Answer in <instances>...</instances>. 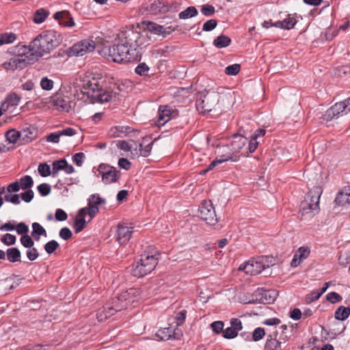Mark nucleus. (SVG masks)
<instances>
[{
    "instance_id": "obj_1",
    "label": "nucleus",
    "mask_w": 350,
    "mask_h": 350,
    "mask_svg": "<svg viewBox=\"0 0 350 350\" xmlns=\"http://www.w3.org/2000/svg\"><path fill=\"white\" fill-rule=\"evenodd\" d=\"M141 25L145 34L137 31L133 27L126 28L118 34V43L103 46L98 50L99 54L107 60L119 64L139 62L142 58L139 49L150 44V38L146 30L156 35H162L163 38L170 33V31H167L165 26L152 21H144L137 27L140 29Z\"/></svg>"
},
{
    "instance_id": "obj_2",
    "label": "nucleus",
    "mask_w": 350,
    "mask_h": 350,
    "mask_svg": "<svg viewBox=\"0 0 350 350\" xmlns=\"http://www.w3.org/2000/svg\"><path fill=\"white\" fill-rule=\"evenodd\" d=\"M59 34L53 30L44 31L34 38L27 46L28 57L33 63L42 57L44 54L49 53L60 43Z\"/></svg>"
},
{
    "instance_id": "obj_3",
    "label": "nucleus",
    "mask_w": 350,
    "mask_h": 350,
    "mask_svg": "<svg viewBox=\"0 0 350 350\" xmlns=\"http://www.w3.org/2000/svg\"><path fill=\"white\" fill-rule=\"evenodd\" d=\"M81 92L91 99L90 102L104 103L112 100V95L108 90H103L98 82L93 79L83 84Z\"/></svg>"
},
{
    "instance_id": "obj_4",
    "label": "nucleus",
    "mask_w": 350,
    "mask_h": 350,
    "mask_svg": "<svg viewBox=\"0 0 350 350\" xmlns=\"http://www.w3.org/2000/svg\"><path fill=\"white\" fill-rule=\"evenodd\" d=\"M17 54L3 64V67L5 70H22L28 65L33 64V62L27 53V46L18 45L15 47V53Z\"/></svg>"
},
{
    "instance_id": "obj_5",
    "label": "nucleus",
    "mask_w": 350,
    "mask_h": 350,
    "mask_svg": "<svg viewBox=\"0 0 350 350\" xmlns=\"http://www.w3.org/2000/svg\"><path fill=\"white\" fill-rule=\"evenodd\" d=\"M129 306L126 301L122 298L121 293L116 295L108 303L105 304L102 310L98 311L97 319L99 321H103L116 312L126 309Z\"/></svg>"
},
{
    "instance_id": "obj_6",
    "label": "nucleus",
    "mask_w": 350,
    "mask_h": 350,
    "mask_svg": "<svg viewBox=\"0 0 350 350\" xmlns=\"http://www.w3.org/2000/svg\"><path fill=\"white\" fill-rule=\"evenodd\" d=\"M322 193L320 187H315L310 190L305 197V200L301 202V211L302 215L311 214L314 215L319 211V200Z\"/></svg>"
},
{
    "instance_id": "obj_7",
    "label": "nucleus",
    "mask_w": 350,
    "mask_h": 350,
    "mask_svg": "<svg viewBox=\"0 0 350 350\" xmlns=\"http://www.w3.org/2000/svg\"><path fill=\"white\" fill-rule=\"evenodd\" d=\"M219 95L217 93H206V94L201 95L196 100L197 110L202 113L206 112L208 113L213 110H217L219 109Z\"/></svg>"
},
{
    "instance_id": "obj_8",
    "label": "nucleus",
    "mask_w": 350,
    "mask_h": 350,
    "mask_svg": "<svg viewBox=\"0 0 350 350\" xmlns=\"http://www.w3.org/2000/svg\"><path fill=\"white\" fill-rule=\"evenodd\" d=\"M198 217L207 224L215 225L218 219L211 200H204L199 206Z\"/></svg>"
},
{
    "instance_id": "obj_9",
    "label": "nucleus",
    "mask_w": 350,
    "mask_h": 350,
    "mask_svg": "<svg viewBox=\"0 0 350 350\" xmlns=\"http://www.w3.org/2000/svg\"><path fill=\"white\" fill-rule=\"evenodd\" d=\"M95 49L94 42L92 40H83L68 49L67 54L69 57L83 56L88 52H92Z\"/></svg>"
},
{
    "instance_id": "obj_10",
    "label": "nucleus",
    "mask_w": 350,
    "mask_h": 350,
    "mask_svg": "<svg viewBox=\"0 0 350 350\" xmlns=\"http://www.w3.org/2000/svg\"><path fill=\"white\" fill-rule=\"evenodd\" d=\"M255 297L254 302H258L264 304H273L278 296V291L275 289L265 290L258 288L253 294Z\"/></svg>"
},
{
    "instance_id": "obj_11",
    "label": "nucleus",
    "mask_w": 350,
    "mask_h": 350,
    "mask_svg": "<svg viewBox=\"0 0 350 350\" xmlns=\"http://www.w3.org/2000/svg\"><path fill=\"white\" fill-rule=\"evenodd\" d=\"M158 119L155 122V124L158 128L161 126H164L166 123L170 121H172L175 119L178 115L177 110H173L168 105H161L158 110Z\"/></svg>"
},
{
    "instance_id": "obj_12",
    "label": "nucleus",
    "mask_w": 350,
    "mask_h": 350,
    "mask_svg": "<svg viewBox=\"0 0 350 350\" xmlns=\"http://www.w3.org/2000/svg\"><path fill=\"white\" fill-rule=\"evenodd\" d=\"M176 7V3L167 5L162 1L155 0L150 4L147 5L144 8L149 14L157 15L158 14L165 13L170 10H175Z\"/></svg>"
},
{
    "instance_id": "obj_13",
    "label": "nucleus",
    "mask_w": 350,
    "mask_h": 350,
    "mask_svg": "<svg viewBox=\"0 0 350 350\" xmlns=\"http://www.w3.org/2000/svg\"><path fill=\"white\" fill-rule=\"evenodd\" d=\"M230 146L231 147L230 153L238 154V152L245 146L248 139L241 135L240 133H234L229 138Z\"/></svg>"
},
{
    "instance_id": "obj_14",
    "label": "nucleus",
    "mask_w": 350,
    "mask_h": 350,
    "mask_svg": "<svg viewBox=\"0 0 350 350\" xmlns=\"http://www.w3.org/2000/svg\"><path fill=\"white\" fill-rule=\"evenodd\" d=\"M133 227H129L124 224H119L116 229V241L121 245H125L131 239Z\"/></svg>"
},
{
    "instance_id": "obj_15",
    "label": "nucleus",
    "mask_w": 350,
    "mask_h": 350,
    "mask_svg": "<svg viewBox=\"0 0 350 350\" xmlns=\"http://www.w3.org/2000/svg\"><path fill=\"white\" fill-rule=\"evenodd\" d=\"M140 257V259L146 265V268L152 271L158 264L161 253L159 252L144 251Z\"/></svg>"
},
{
    "instance_id": "obj_16",
    "label": "nucleus",
    "mask_w": 350,
    "mask_h": 350,
    "mask_svg": "<svg viewBox=\"0 0 350 350\" xmlns=\"http://www.w3.org/2000/svg\"><path fill=\"white\" fill-rule=\"evenodd\" d=\"M240 156L234 153L227 152L218 155L207 167L208 170H213L216 165L225 161H231L237 162L239 160Z\"/></svg>"
},
{
    "instance_id": "obj_17",
    "label": "nucleus",
    "mask_w": 350,
    "mask_h": 350,
    "mask_svg": "<svg viewBox=\"0 0 350 350\" xmlns=\"http://www.w3.org/2000/svg\"><path fill=\"white\" fill-rule=\"evenodd\" d=\"M243 270L245 273H250L251 275H256L264 271L259 256L249 261L244 266Z\"/></svg>"
},
{
    "instance_id": "obj_18",
    "label": "nucleus",
    "mask_w": 350,
    "mask_h": 350,
    "mask_svg": "<svg viewBox=\"0 0 350 350\" xmlns=\"http://www.w3.org/2000/svg\"><path fill=\"white\" fill-rule=\"evenodd\" d=\"M151 272L141 259L135 261L132 265L131 273L135 277L143 278Z\"/></svg>"
},
{
    "instance_id": "obj_19",
    "label": "nucleus",
    "mask_w": 350,
    "mask_h": 350,
    "mask_svg": "<svg viewBox=\"0 0 350 350\" xmlns=\"http://www.w3.org/2000/svg\"><path fill=\"white\" fill-rule=\"evenodd\" d=\"M20 100L21 98L16 93L10 94L0 105V116L6 111L9 106L18 105Z\"/></svg>"
},
{
    "instance_id": "obj_20",
    "label": "nucleus",
    "mask_w": 350,
    "mask_h": 350,
    "mask_svg": "<svg viewBox=\"0 0 350 350\" xmlns=\"http://www.w3.org/2000/svg\"><path fill=\"white\" fill-rule=\"evenodd\" d=\"M141 291L137 288H130L121 293L122 298L126 301L129 305L133 304L137 301V298L140 295Z\"/></svg>"
},
{
    "instance_id": "obj_21",
    "label": "nucleus",
    "mask_w": 350,
    "mask_h": 350,
    "mask_svg": "<svg viewBox=\"0 0 350 350\" xmlns=\"http://www.w3.org/2000/svg\"><path fill=\"white\" fill-rule=\"evenodd\" d=\"M120 171L117 170L116 167H112L111 170L105 172L102 176V180L105 184H111L116 183L120 177Z\"/></svg>"
},
{
    "instance_id": "obj_22",
    "label": "nucleus",
    "mask_w": 350,
    "mask_h": 350,
    "mask_svg": "<svg viewBox=\"0 0 350 350\" xmlns=\"http://www.w3.org/2000/svg\"><path fill=\"white\" fill-rule=\"evenodd\" d=\"M5 256L10 262H21V253L18 247H10L6 250Z\"/></svg>"
},
{
    "instance_id": "obj_23",
    "label": "nucleus",
    "mask_w": 350,
    "mask_h": 350,
    "mask_svg": "<svg viewBox=\"0 0 350 350\" xmlns=\"http://www.w3.org/2000/svg\"><path fill=\"white\" fill-rule=\"evenodd\" d=\"M109 83L110 85L105 89V90H108L109 92V94L112 95V98L119 95L120 93L124 90V85L115 82L113 78L111 79Z\"/></svg>"
},
{
    "instance_id": "obj_24",
    "label": "nucleus",
    "mask_w": 350,
    "mask_h": 350,
    "mask_svg": "<svg viewBox=\"0 0 350 350\" xmlns=\"http://www.w3.org/2000/svg\"><path fill=\"white\" fill-rule=\"evenodd\" d=\"M33 230L31 233V237L36 241H39L41 236L46 237V231L39 223L34 222L32 224Z\"/></svg>"
},
{
    "instance_id": "obj_25",
    "label": "nucleus",
    "mask_w": 350,
    "mask_h": 350,
    "mask_svg": "<svg viewBox=\"0 0 350 350\" xmlns=\"http://www.w3.org/2000/svg\"><path fill=\"white\" fill-rule=\"evenodd\" d=\"M77 133H51L50 135L43 137L40 140V142L46 141L51 143H58L61 135L72 136Z\"/></svg>"
},
{
    "instance_id": "obj_26",
    "label": "nucleus",
    "mask_w": 350,
    "mask_h": 350,
    "mask_svg": "<svg viewBox=\"0 0 350 350\" xmlns=\"http://www.w3.org/2000/svg\"><path fill=\"white\" fill-rule=\"evenodd\" d=\"M349 315L350 308L340 306L335 311L334 318L336 320L345 321L349 317Z\"/></svg>"
},
{
    "instance_id": "obj_27",
    "label": "nucleus",
    "mask_w": 350,
    "mask_h": 350,
    "mask_svg": "<svg viewBox=\"0 0 350 350\" xmlns=\"http://www.w3.org/2000/svg\"><path fill=\"white\" fill-rule=\"evenodd\" d=\"M174 329L172 327H165L158 331L157 335L160 337L161 340H169L171 338H176L175 336Z\"/></svg>"
},
{
    "instance_id": "obj_28",
    "label": "nucleus",
    "mask_w": 350,
    "mask_h": 350,
    "mask_svg": "<svg viewBox=\"0 0 350 350\" xmlns=\"http://www.w3.org/2000/svg\"><path fill=\"white\" fill-rule=\"evenodd\" d=\"M230 43L231 39L228 36L224 35H221L217 37L213 41L214 46L218 49L226 47L229 46Z\"/></svg>"
},
{
    "instance_id": "obj_29",
    "label": "nucleus",
    "mask_w": 350,
    "mask_h": 350,
    "mask_svg": "<svg viewBox=\"0 0 350 350\" xmlns=\"http://www.w3.org/2000/svg\"><path fill=\"white\" fill-rule=\"evenodd\" d=\"M265 135V133H258L257 134H254L252 136H251L250 139L247 142L248 150L250 153L255 152L258 146L259 143L257 141V138L258 137H264Z\"/></svg>"
},
{
    "instance_id": "obj_30",
    "label": "nucleus",
    "mask_w": 350,
    "mask_h": 350,
    "mask_svg": "<svg viewBox=\"0 0 350 350\" xmlns=\"http://www.w3.org/2000/svg\"><path fill=\"white\" fill-rule=\"evenodd\" d=\"M49 12L44 8L36 11L33 16V22L37 24L42 23L49 16Z\"/></svg>"
},
{
    "instance_id": "obj_31",
    "label": "nucleus",
    "mask_w": 350,
    "mask_h": 350,
    "mask_svg": "<svg viewBox=\"0 0 350 350\" xmlns=\"http://www.w3.org/2000/svg\"><path fill=\"white\" fill-rule=\"evenodd\" d=\"M198 12L194 6L188 7L185 10L179 13L178 16L180 19H187L197 16Z\"/></svg>"
},
{
    "instance_id": "obj_32",
    "label": "nucleus",
    "mask_w": 350,
    "mask_h": 350,
    "mask_svg": "<svg viewBox=\"0 0 350 350\" xmlns=\"http://www.w3.org/2000/svg\"><path fill=\"white\" fill-rule=\"evenodd\" d=\"M19 185L23 190L31 189L33 185V178L29 175L24 176L20 179Z\"/></svg>"
},
{
    "instance_id": "obj_33",
    "label": "nucleus",
    "mask_w": 350,
    "mask_h": 350,
    "mask_svg": "<svg viewBox=\"0 0 350 350\" xmlns=\"http://www.w3.org/2000/svg\"><path fill=\"white\" fill-rule=\"evenodd\" d=\"M310 253V250L308 247H300L295 254V257L299 259L298 264L307 258Z\"/></svg>"
},
{
    "instance_id": "obj_34",
    "label": "nucleus",
    "mask_w": 350,
    "mask_h": 350,
    "mask_svg": "<svg viewBox=\"0 0 350 350\" xmlns=\"http://www.w3.org/2000/svg\"><path fill=\"white\" fill-rule=\"evenodd\" d=\"M16 36L14 33H0V46L5 44H10L15 41Z\"/></svg>"
},
{
    "instance_id": "obj_35",
    "label": "nucleus",
    "mask_w": 350,
    "mask_h": 350,
    "mask_svg": "<svg viewBox=\"0 0 350 350\" xmlns=\"http://www.w3.org/2000/svg\"><path fill=\"white\" fill-rule=\"evenodd\" d=\"M160 138H161V136L155 137L153 139V141H151L149 143H148L147 144L144 145V149H141V150H139V152H138V157H140V156L144 157H148L150 154L152 145L158 139H160Z\"/></svg>"
},
{
    "instance_id": "obj_36",
    "label": "nucleus",
    "mask_w": 350,
    "mask_h": 350,
    "mask_svg": "<svg viewBox=\"0 0 350 350\" xmlns=\"http://www.w3.org/2000/svg\"><path fill=\"white\" fill-rule=\"evenodd\" d=\"M259 258L264 270L274 265L275 263V259L272 256H260Z\"/></svg>"
},
{
    "instance_id": "obj_37",
    "label": "nucleus",
    "mask_w": 350,
    "mask_h": 350,
    "mask_svg": "<svg viewBox=\"0 0 350 350\" xmlns=\"http://www.w3.org/2000/svg\"><path fill=\"white\" fill-rule=\"evenodd\" d=\"M22 133H5V137L10 143L19 146Z\"/></svg>"
},
{
    "instance_id": "obj_38",
    "label": "nucleus",
    "mask_w": 350,
    "mask_h": 350,
    "mask_svg": "<svg viewBox=\"0 0 350 350\" xmlns=\"http://www.w3.org/2000/svg\"><path fill=\"white\" fill-rule=\"evenodd\" d=\"M335 202L339 206H344L345 204H350V194L340 192L335 198Z\"/></svg>"
},
{
    "instance_id": "obj_39",
    "label": "nucleus",
    "mask_w": 350,
    "mask_h": 350,
    "mask_svg": "<svg viewBox=\"0 0 350 350\" xmlns=\"http://www.w3.org/2000/svg\"><path fill=\"white\" fill-rule=\"evenodd\" d=\"M134 144L130 141V142L125 140H119L117 142V147L124 151H133Z\"/></svg>"
},
{
    "instance_id": "obj_40",
    "label": "nucleus",
    "mask_w": 350,
    "mask_h": 350,
    "mask_svg": "<svg viewBox=\"0 0 350 350\" xmlns=\"http://www.w3.org/2000/svg\"><path fill=\"white\" fill-rule=\"evenodd\" d=\"M59 247V244L57 241L51 240L44 245V248L48 254H51L55 252Z\"/></svg>"
},
{
    "instance_id": "obj_41",
    "label": "nucleus",
    "mask_w": 350,
    "mask_h": 350,
    "mask_svg": "<svg viewBox=\"0 0 350 350\" xmlns=\"http://www.w3.org/2000/svg\"><path fill=\"white\" fill-rule=\"evenodd\" d=\"M38 137L36 133H27L25 135H22L19 145H25L31 142L33 139Z\"/></svg>"
},
{
    "instance_id": "obj_42",
    "label": "nucleus",
    "mask_w": 350,
    "mask_h": 350,
    "mask_svg": "<svg viewBox=\"0 0 350 350\" xmlns=\"http://www.w3.org/2000/svg\"><path fill=\"white\" fill-rule=\"evenodd\" d=\"M20 241L25 248H31L34 245L33 238L28 234L21 236Z\"/></svg>"
},
{
    "instance_id": "obj_43",
    "label": "nucleus",
    "mask_w": 350,
    "mask_h": 350,
    "mask_svg": "<svg viewBox=\"0 0 350 350\" xmlns=\"http://www.w3.org/2000/svg\"><path fill=\"white\" fill-rule=\"evenodd\" d=\"M38 172L42 177H47L50 176L51 171L50 166L46 163H40L38 167Z\"/></svg>"
},
{
    "instance_id": "obj_44",
    "label": "nucleus",
    "mask_w": 350,
    "mask_h": 350,
    "mask_svg": "<svg viewBox=\"0 0 350 350\" xmlns=\"http://www.w3.org/2000/svg\"><path fill=\"white\" fill-rule=\"evenodd\" d=\"M87 226L85 219H78L76 217L74 221L75 232L79 233L81 232Z\"/></svg>"
},
{
    "instance_id": "obj_45",
    "label": "nucleus",
    "mask_w": 350,
    "mask_h": 350,
    "mask_svg": "<svg viewBox=\"0 0 350 350\" xmlns=\"http://www.w3.org/2000/svg\"><path fill=\"white\" fill-rule=\"evenodd\" d=\"M3 200L7 202H10L14 204H19L21 203L20 196L16 193L13 194L8 193L4 196Z\"/></svg>"
},
{
    "instance_id": "obj_46",
    "label": "nucleus",
    "mask_w": 350,
    "mask_h": 350,
    "mask_svg": "<svg viewBox=\"0 0 350 350\" xmlns=\"http://www.w3.org/2000/svg\"><path fill=\"white\" fill-rule=\"evenodd\" d=\"M37 189L40 196L45 197L50 194L51 187L48 183H42L37 187Z\"/></svg>"
},
{
    "instance_id": "obj_47",
    "label": "nucleus",
    "mask_w": 350,
    "mask_h": 350,
    "mask_svg": "<svg viewBox=\"0 0 350 350\" xmlns=\"http://www.w3.org/2000/svg\"><path fill=\"white\" fill-rule=\"evenodd\" d=\"M16 238L12 234L7 233L1 238V241L5 245L10 246L14 245Z\"/></svg>"
},
{
    "instance_id": "obj_48",
    "label": "nucleus",
    "mask_w": 350,
    "mask_h": 350,
    "mask_svg": "<svg viewBox=\"0 0 350 350\" xmlns=\"http://www.w3.org/2000/svg\"><path fill=\"white\" fill-rule=\"evenodd\" d=\"M88 203L92 204H95L98 206V205L105 204L106 203V200L104 198L100 197L98 193H94L90 196Z\"/></svg>"
},
{
    "instance_id": "obj_49",
    "label": "nucleus",
    "mask_w": 350,
    "mask_h": 350,
    "mask_svg": "<svg viewBox=\"0 0 350 350\" xmlns=\"http://www.w3.org/2000/svg\"><path fill=\"white\" fill-rule=\"evenodd\" d=\"M334 112L338 116L340 113L346 112L347 105L345 102H339L336 103L334 106L331 107Z\"/></svg>"
},
{
    "instance_id": "obj_50",
    "label": "nucleus",
    "mask_w": 350,
    "mask_h": 350,
    "mask_svg": "<svg viewBox=\"0 0 350 350\" xmlns=\"http://www.w3.org/2000/svg\"><path fill=\"white\" fill-rule=\"evenodd\" d=\"M241 70V66L238 64H234L227 66L225 69V73L228 75H237Z\"/></svg>"
},
{
    "instance_id": "obj_51",
    "label": "nucleus",
    "mask_w": 350,
    "mask_h": 350,
    "mask_svg": "<svg viewBox=\"0 0 350 350\" xmlns=\"http://www.w3.org/2000/svg\"><path fill=\"white\" fill-rule=\"evenodd\" d=\"M150 68L146 63H141L135 68V72L140 76H148Z\"/></svg>"
},
{
    "instance_id": "obj_52",
    "label": "nucleus",
    "mask_w": 350,
    "mask_h": 350,
    "mask_svg": "<svg viewBox=\"0 0 350 350\" xmlns=\"http://www.w3.org/2000/svg\"><path fill=\"white\" fill-rule=\"evenodd\" d=\"M110 131H139V129L133 128L129 125L119 124L111 128Z\"/></svg>"
},
{
    "instance_id": "obj_53",
    "label": "nucleus",
    "mask_w": 350,
    "mask_h": 350,
    "mask_svg": "<svg viewBox=\"0 0 350 350\" xmlns=\"http://www.w3.org/2000/svg\"><path fill=\"white\" fill-rule=\"evenodd\" d=\"M321 296V293H319L318 290H314L306 296V301L307 304H310L318 300Z\"/></svg>"
},
{
    "instance_id": "obj_54",
    "label": "nucleus",
    "mask_w": 350,
    "mask_h": 350,
    "mask_svg": "<svg viewBox=\"0 0 350 350\" xmlns=\"http://www.w3.org/2000/svg\"><path fill=\"white\" fill-rule=\"evenodd\" d=\"M326 299L332 304H335L342 301V297L336 292H331L326 295Z\"/></svg>"
},
{
    "instance_id": "obj_55",
    "label": "nucleus",
    "mask_w": 350,
    "mask_h": 350,
    "mask_svg": "<svg viewBox=\"0 0 350 350\" xmlns=\"http://www.w3.org/2000/svg\"><path fill=\"white\" fill-rule=\"evenodd\" d=\"M18 234L26 235L29 232V226L24 222L18 223L15 228Z\"/></svg>"
},
{
    "instance_id": "obj_56",
    "label": "nucleus",
    "mask_w": 350,
    "mask_h": 350,
    "mask_svg": "<svg viewBox=\"0 0 350 350\" xmlns=\"http://www.w3.org/2000/svg\"><path fill=\"white\" fill-rule=\"evenodd\" d=\"M238 333L231 326L223 331V337L226 339H232L237 336Z\"/></svg>"
},
{
    "instance_id": "obj_57",
    "label": "nucleus",
    "mask_w": 350,
    "mask_h": 350,
    "mask_svg": "<svg viewBox=\"0 0 350 350\" xmlns=\"http://www.w3.org/2000/svg\"><path fill=\"white\" fill-rule=\"evenodd\" d=\"M201 12L206 16H211L215 14V9L211 5L205 4L201 8Z\"/></svg>"
},
{
    "instance_id": "obj_58",
    "label": "nucleus",
    "mask_w": 350,
    "mask_h": 350,
    "mask_svg": "<svg viewBox=\"0 0 350 350\" xmlns=\"http://www.w3.org/2000/svg\"><path fill=\"white\" fill-rule=\"evenodd\" d=\"M217 25V21L215 19H210L205 22L202 27L204 31H210L214 29Z\"/></svg>"
},
{
    "instance_id": "obj_59",
    "label": "nucleus",
    "mask_w": 350,
    "mask_h": 350,
    "mask_svg": "<svg viewBox=\"0 0 350 350\" xmlns=\"http://www.w3.org/2000/svg\"><path fill=\"white\" fill-rule=\"evenodd\" d=\"M21 199L27 203L30 202L34 197V193L31 189H27L26 191L19 194Z\"/></svg>"
},
{
    "instance_id": "obj_60",
    "label": "nucleus",
    "mask_w": 350,
    "mask_h": 350,
    "mask_svg": "<svg viewBox=\"0 0 350 350\" xmlns=\"http://www.w3.org/2000/svg\"><path fill=\"white\" fill-rule=\"evenodd\" d=\"M283 23H284L286 29L289 30L295 27L297 21L294 17L291 16V14H288L287 18L283 20Z\"/></svg>"
},
{
    "instance_id": "obj_61",
    "label": "nucleus",
    "mask_w": 350,
    "mask_h": 350,
    "mask_svg": "<svg viewBox=\"0 0 350 350\" xmlns=\"http://www.w3.org/2000/svg\"><path fill=\"white\" fill-rule=\"evenodd\" d=\"M59 237L64 240H69L72 237V232L68 227L62 228L59 232Z\"/></svg>"
},
{
    "instance_id": "obj_62",
    "label": "nucleus",
    "mask_w": 350,
    "mask_h": 350,
    "mask_svg": "<svg viewBox=\"0 0 350 350\" xmlns=\"http://www.w3.org/2000/svg\"><path fill=\"white\" fill-rule=\"evenodd\" d=\"M265 335V331L264 328L257 327L254 329L252 334V339L254 341H258L261 340Z\"/></svg>"
},
{
    "instance_id": "obj_63",
    "label": "nucleus",
    "mask_w": 350,
    "mask_h": 350,
    "mask_svg": "<svg viewBox=\"0 0 350 350\" xmlns=\"http://www.w3.org/2000/svg\"><path fill=\"white\" fill-rule=\"evenodd\" d=\"M224 326V323L221 321H214L211 324V327H212L213 331L217 334H220L221 332L223 333Z\"/></svg>"
},
{
    "instance_id": "obj_64",
    "label": "nucleus",
    "mask_w": 350,
    "mask_h": 350,
    "mask_svg": "<svg viewBox=\"0 0 350 350\" xmlns=\"http://www.w3.org/2000/svg\"><path fill=\"white\" fill-rule=\"evenodd\" d=\"M28 250L26 252V255L27 258L30 261L35 260L38 256L39 253L38 250L36 247H33V246L31 248H27Z\"/></svg>"
}]
</instances>
